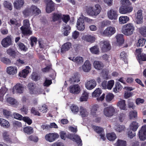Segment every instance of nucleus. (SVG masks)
<instances>
[{
	"label": "nucleus",
	"instance_id": "obj_1",
	"mask_svg": "<svg viewBox=\"0 0 146 146\" xmlns=\"http://www.w3.org/2000/svg\"><path fill=\"white\" fill-rule=\"evenodd\" d=\"M84 20L86 21L89 23H91L92 20H91L88 18L83 16L80 17L78 19L77 23V28L80 31H83L85 28Z\"/></svg>",
	"mask_w": 146,
	"mask_h": 146
},
{
	"label": "nucleus",
	"instance_id": "obj_2",
	"mask_svg": "<svg viewBox=\"0 0 146 146\" xmlns=\"http://www.w3.org/2000/svg\"><path fill=\"white\" fill-rule=\"evenodd\" d=\"M135 30V27L133 24L128 23L124 25L122 29V33L125 35H131Z\"/></svg>",
	"mask_w": 146,
	"mask_h": 146
},
{
	"label": "nucleus",
	"instance_id": "obj_3",
	"mask_svg": "<svg viewBox=\"0 0 146 146\" xmlns=\"http://www.w3.org/2000/svg\"><path fill=\"white\" fill-rule=\"evenodd\" d=\"M101 9L100 6L98 4H97L94 7H89L87 11V12L90 16H96L100 13Z\"/></svg>",
	"mask_w": 146,
	"mask_h": 146
},
{
	"label": "nucleus",
	"instance_id": "obj_4",
	"mask_svg": "<svg viewBox=\"0 0 146 146\" xmlns=\"http://www.w3.org/2000/svg\"><path fill=\"white\" fill-rule=\"evenodd\" d=\"M29 21L28 19L23 21V26L21 27V29L24 35H31L32 31L30 30Z\"/></svg>",
	"mask_w": 146,
	"mask_h": 146
},
{
	"label": "nucleus",
	"instance_id": "obj_5",
	"mask_svg": "<svg viewBox=\"0 0 146 146\" xmlns=\"http://www.w3.org/2000/svg\"><path fill=\"white\" fill-rule=\"evenodd\" d=\"M30 93L31 94H38L41 93L43 90L40 88H35V84L33 83H29L28 86Z\"/></svg>",
	"mask_w": 146,
	"mask_h": 146
},
{
	"label": "nucleus",
	"instance_id": "obj_6",
	"mask_svg": "<svg viewBox=\"0 0 146 146\" xmlns=\"http://www.w3.org/2000/svg\"><path fill=\"white\" fill-rule=\"evenodd\" d=\"M59 137L58 133H49L46 134L45 136L46 140L49 142H52L55 141Z\"/></svg>",
	"mask_w": 146,
	"mask_h": 146
},
{
	"label": "nucleus",
	"instance_id": "obj_7",
	"mask_svg": "<svg viewBox=\"0 0 146 146\" xmlns=\"http://www.w3.org/2000/svg\"><path fill=\"white\" fill-rule=\"evenodd\" d=\"M100 48L102 52H107L111 49L110 42L107 40L102 41L100 42Z\"/></svg>",
	"mask_w": 146,
	"mask_h": 146
},
{
	"label": "nucleus",
	"instance_id": "obj_8",
	"mask_svg": "<svg viewBox=\"0 0 146 146\" xmlns=\"http://www.w3.org/2000/svg\"><path fill=\"white\" fill-rule=\"evenodd\" d=\"M115 28L113 26L108 27L102 32V35L107 36H111L116 32Z\"/></svg>",
	"mask_w": 146,
	"mask_h": 146
},
{
	"label": "nucleus",
	"instance_id": "obj_9",
	"mask_svg": "<svg viewBox=\"0 0 146 146\" xmlns=\"http://www.w3.org/2000/svg\"><path fill=\"white\" fill-rule=\"evenodd\" d=\"M114 84L113 80H111L108 82L105 80H103L101 83V87L103 89L111 90Z\"/></svg>",
	"mask_w": 146,
	"mask_h": 146
},
{
	"label": "nucleus",
	"instance_id": "obj_10",
	"mask_svg": "<svg viewBox=\"0 0 146 146\" xmlns=\"http://www.w3.org/2000/svg\"><path fill=\"white\" fill-rule=\"evenodd\" d=\"M115 111V109L112 106L105 108L103 110L104 114L107 117H110L113 115Z\"/></svg>",
	"mask_w": 146,
	"mask_h": 146
},
{
	"label": "nucleus",
	"instance_id": "obj_11",
	"mask_svg": "<svg viewBox=\"0 0 146 146\" xmlns=\"http://www.w3.org/2000/svg\"><path fill=\"white\" fill-rule=\"evenodd\" d=\"M13 115L15 118L20 120H22L29 125L32 123V120L28 117H23L21 115L17 113H15L13 114Z\"/></svg>",
	"mask_w": 146,
	"mask_h": 146
},
{
	"label": "nucleus",
	"instance_id": "obj_12",
	"mask_svg": "<svg viewBox=\"0 0 146 146\" xmlns=\"http://www.w3.org/2000/svg\"><path fill=\"white\" fill-rule=\"evenodd\" d=\"M24 88L23 85L17 83L13 88L11 89V91L13 94L22 93L24 91Z\"/></svg>",
	"mask_w": 146,
	"mask_h": 146
},
{
	"label": "nucleus",
	"instance_id": "obj_13",
	"mask_svg": "<svg viewBox=\"0 0 146 146\" xmlns=\"http://www.w3.org/2000/svg\"><path fill=\"white\" fill-rule=\"evenodd\" d=\"M107 15L108 18L111 20L117 19L118 15L117 11L113 9L108 11Z\"/></svg>",
	"mask_w": 146,
	"mask_h": 146
},
{
	"label": "nucleus",
	"instance_id": "obj_14",
	"mask_svg": "<svg viewBox=\"0 0 146 146\" xmlns=\"http://www.w3.org/2000/svg\"><path fill=\"white\" fill-rule=\"evenodd\" d=\"M138 135L140 140L144 141L146 139V125L142 126L139 131Z\"/></svg>",
	"mask_w": 146,
	"mask_h": 146
},
{
	"label": "nucleus",
	"instance_id": "obj_15",
	"mask_svg": "<svg viewBox=\"0 0 146 146\" xmlns=\"http://www.w3.org/2000/svg\"><path fill=\"white\" fill-rule=\"evenodd\" d=\"M97 84L96 81L94 80H92L87 81L85 83V86L88 90H91L94 89Z\"/></svg>",
	"mask_w": 146,
	"mask_h": 146
},
{
	"label": "nucleus",
	"instance_id": "obj_16",
	"mask_svg": "<svg viewBox=\"0 0 146 146\" xmlns=\"http://www.w3.org/2000/svg\"><path fill=\"white\" fill-rule=\"evenodd\" d=\"M69 90L70 93L74 94H78L81 91L80 87L78 84L70 86L69 87Z\"/></svg>",
	"mask_w": 146,
	"mask_h": 146
},
{
	"label": "nucleus",
	"instance_id": "obj_17",
	"mask_svg": "<svg viewBox=\"0 0 146 146\" xmlns=\"http://www.w3.org/2000/svg\"><path fill=\"white\" fill-rule=\"evenodd\" d=\"M135 21L137 24H141L143 22V16L142 11L141 10H139L135 16Z\"/></svg>",
	"mask_w": 146,
	"mask_h": 146
},
{
	"label": "nucleus",
	"instance_id": "obj_18",
	"mask_svg": "<svg viewBox=\"0 0 146 146\" xmlns=\"http://www.w3.org/2000/svg\"><path fill=\"white\" fill-rule=\"evenodd\" d=\"M18 69L15 66H10L7 68V73L10 75L14 76L16 74Z\"/></svg>",
	"mask_w": 146,
	"mask_h": 146
},
{
	"label": "nucleus",
	"instance_id": "obj_19",
	"mask_svg": "<svg viewBox=\"0 0 146 146\" xmlns=\"http://www.w3.org/2000/svg\"><path fill=\"white\" fill-rule=\"evenodd\" d=\"M11 44V40L10 37L8 36L3 38L1 41L2 46L5 48L8 47Z\"/></svg>",
	"mask_w": 146,
	"mask_h": 146
},
{
	"label": "nucleus",
	"instance_id": "obj_20",
	"mask_svg": "<svg viewBox=\"0 0 146 146\" xmlns=\"http://www.w3.org/2000/svg\"><path fill=\"white\" fill-rule=\"evenodd\" d=\"M31 72V69L29 66H27L25 69L19 72V75L21 77L25 78L27 75Z\"/></svg>",
	"mask_w": 146,
	"mask_h": 146
},
{
	"label": "nucleus",
	"instance_id": "obj_21",
	"mask_svg": "<svg viewBox=\"0 0 146 146\" xmlns=\"http://www.w3.org/2000/svg\"><path fill=\"white\" fill-rule=\"evenodd\" d=\"M82 68L83 70L85 72L90 71L91 69V64L90 61L86 60L82 65Z\"/></svg>",
	"mask_w": 146,
	"mask_h": 146
},
{
	"label": "nucleus",
	"instance_id": "obj_22",
	"mask_svg": "<svg viewBox=\"0 0 146 146\" xmlns=\"http://www.w3.org/2000/svg\"><path fill=\"white\" fill-rule=\"evenodd\" d=\"M24 0H15L13 3L14 8L20 10L24 4Z\"/></svg>",
	"mask_w": 146,
	"mask_h": 146
},
{
	"label": "nucleus",
	"instance_id": "obj_23",
	"mask_svg": "<svg viewBox=\"0 0 146 146\" xmlns=\"http://www.w3.org/2000/svg\"><path fill=\"white\" fill-rule=\"evenodd\" d=\"M68 137L76 142L79 146H81L82 145V140L78 135H70L68 136Z\"/></svg>",
	"mask_w": 146,
	"mask_h": 146
},
{
	"label": "nucleus",
	"instance_id": "obj_24",
	"mask_svg": "<svg viewBox=\"0 0 146 146\" xmlns=\"http://www.w3.org/2000/svg\"><path fill=\"white\" fill-rule=\"evenodd\" d=\"M68 59L78 65L82 64L84 61L83 58L80 56H77L75 58L72 56L68 57Z\"/></svg>",
	"mask_w": 146,
	"mask_h": 146
},
{
	"label": "nucleus",
	"instance_id": "obj_25",
	"mask_svg": "<svg viewBox=\"0 0 146 146\" xmlns=\"http://www.w3.org/2000/svg\"><path fill=\"white\" fill-rule=\"evenodd\" d=\"M54 9V4L51 0H48L46 8V11L47 13H50Z\"/></svg>",
	"mask_w": 146,
	"mask_h": 146
},
{
	"label": "nucleus",
	"instance_id": "obj_26",
	"mask_svg": "<svg viewBox=\"0 0 146 146\" xmlns=\"http://www.w3.org/2000/svg\"><path fill=\"white\" fill-rule=\"evenodd\" d=\"M125 6L120 7L119 8V11L120 13L122 14H125L131 12L133 8L131 7H124Z\"/></svg>",
	"mask_w": 146,
	"mask_h": 146
},
{
	"label": "nucleus",
	"instance_id": "obj_27",
	"mask_svg": "<svg viewBox=\"0 0 146 146\" xmlns=\"http://www.w3.org/2000/svg\"><path fill=\"white\" fill-rule=\"evenodd\" d=\"M116 105L121 110H127L125 101L124 100H120L117 102Z\"/></svg>",
	"mask_w": 146,
	"mask_h": 146
},
{
	"label": "nucleus",
	"instance_id": "obj_28",
	"mask_svg": "<svg viewBox=\"0 0 146 146\" xmlns=\"http://www.w3.org/2000/svg\"><path fill=\"white\" fill-rule=\"evenodd\" d=\"M71 43L70 42H67L64 44L62 45L61 49V53L62 54H63L69 50L71 48Z\"/></svg>",
	"mask_w": 146,
	"mask_h": 146
},
{
	"label": "nucleus",
	"instance_id": "obj_29",
	"mask_svg": "<svg viewBox=\"0 0 146 146\" xmlns=\"http://www.w3.org/2000/svg\"><path fill=\"white\" fill-rule=\"evenodd\" d=\"M80 115L82 117H88L89 115V111L85 108L80 106Z\"/></svg>",
	"mask_w": 146,
	"mask_h": 146
},
{
	"label": "nucleus",
	"instance_id": "obj_30",
	"mask_svg": "<svg viewBox=\"0 0 146 146\" xmlns=\"http://www.w3.org/2000/svg\"><path fill=\"white\" fill-rule=\"evenodd\" d=\"M7 53L14 58H15L19 55L20 53L17 51H15L11 48H9L7 50Z\"/></svg>",
	"mask_w": 146,
	"mask_h": 146
},
{
	"label": "nucleus",
	"instance_id": "obj_31",
	"mask_svg": "<svg viewBox=\"0 0 146 146\" xmlns=\"http://www.w3.org/2000/svg\"><path fill=\"white\" fill-rule=\"evenodd\" d=\"M8 91V89L5 86L2 87L0 89V102H3L4 96Z\"/></svg>",
	"mask_w": 146,
	"mask_h": 146
},
{
	"label": "nucleus",
	"instance_id": "obj_32",
	"mask_svg": "<svg viewBox=\"0 0 146 146\" xmlns=\"http://www.w3.org/2000/svg\"><path fill=\"white\" fill-rule=\"evenodd\" d=\"M93 66L96 69L98 70H100L103 68L104 64L101 61H95L93 63Z\"/></svg>",
	"mask_w": 146,
	"mask_h": 146
},
{
	"label": "nucleus",
	"instance_id": "obj_33",
	"mask_svg": "<svg viewBox=\"0 0 146 146\" xmlns=\"http://www.w3.org/2000/svg\"><path fill=\"white\" fill-rule=\"evenodd\" d=\"M0 125L5 128H9L10 126V123L8 121L1 118H0Z\"/></svg>",
	"mask_w": 146,
	"mask_h": 146
},
{
	"label": "nucleus",
	"instance_id": "obj_34",
	"mask_svg": "<svg viewBox=\"0 0 146 146\" xmlns=\"http://www.w3.org/2000/svg\"><path fill=\"white\" fill-rule=\"evenodd\" d=\"M30 8L32 15H38L41 12L40 10L36 6L33 5Z\"/></svg>",
	"mask_w": 146,
	"mask_h": 146
},
{
	"label": "nucleus",
	"instance_id": "obj_35",
	"mask_svg": "<svg viewBox=\"0 0 146 146\" xmlns=\"http://www.w3.org/2000/svg\"><path fill=\"white\" fill-rule=\"evenodd\" d=\"M7 102L14 106H17L18 103L16 100L11 97L8 98L6 99Z\"/></svg>",
	"mask_w": 146,
	"mask_h": 146
},
{
	"label": "nucleus",
	"instance_id": "obj_36",
	"mask_svg": "<svg viewBox=\"0 0 146 146\" xmlns=\"http://www.w3.org/2000/svg\"><path fill=\"white\" fill-rule=\"evenodd\" d=\"M123 36V35L121 34H118L115 36V38L118 44H120L123 43L124 41Z\"/></svg>",
	"mask_w": 146,
	"mask_h": 146
},
{
	"label": "nucleus",
	"instance_id": "obj_37",
	"mask_svg": "<svg viewBox=\"0 0 146 146\" xmlns=\"http://www.w3.org/2000/svg\"><path fill=\"white\" fill-rule=\"evenodd\" d=\"M82 39L87 42H93L95 40V38L94 36L89 35L83 36Z\"/></svg>",
	"mask_w": 146,
	"mask_h": 146
},
{
	"label": "nucleus",
	"instance_id": "obj_38",
	"mask_svg": "<svg viewBox=\"0 0 146 146\" xmlns=\"http://www.w3.org/2000/svg\"><path fill=\"white\" fill-rule=\"evenodd\" d=\"M99 107V106L97 104H95L93 106L91 110L90 115L93 117L96 116V112Z\"/></svg>",
	"mask_w": 146,
	"mask_h": 146
},
{
	"label": "nucleus",
	"instance_id": "obj_39",
	"mask_svg": "<svg viewBox=\"0 0 146 146\" xmlns=\"http://www.w3.org/2000/svg\"><path fill=\"white\" fill-rule=\"evenodd\" d=\"M114 97V95L112 93H108L106 95L105 97L106 100L108 102H111Z\"/></svg>",
	"mask_w": 146,
	"mask_h": 146
},
{
	"label": "nucleus",
	"instance_id": "obj_40",
	"mask_svg": "<svg viewBox=\"0 0 146 146\" xmlns=\"http://www.w3.org/2000/svg\"><path fill=\"white\" fill-rule=\"evenodd\" d=\"M139 127L138 123L136 121H133L129 125L130 129L133 131H136Z\"/></svg>",
	"mask_w": 146,
	"mask_h": 146
},
{
	"label": "nucleus",
	"instance_id": "obj_41",
	"mask_svg": "<svg viewBox=\"0 0 146 146\" xmlns=\"http://www.w3.org/2000/svg\"><path fill=\"white\" fill-rule=\"evenodd\" d=\"M129 20V18L127 16H120L119 19V22L120 24L125 23Z\"/></svg>",
	"mask_w": 146,
	"mask_h": 146
},
{
	"label": "nucleus",
	"instance_id": "obj_42",
	"mask_svg": "<svg viewBox=\"0 0 146 146\" xmlns=\"http://www.w3.org/2000/svg\"><path fill=\"white\" fill-rule=\"evenodd\" d=\"M4 7L10 11L12 9L13 6L12 3L9 1H5L3 3Z\"/></svg>",
	"mask_w": 146,
	"mask_h": 146
},
{
	"label": "nucleus",
	"instance_id": "obj_43",
	"mask_svg": "<svg viewBox=\"0 0 146 146\" xmlns=\"http://www.w3.org/2000/svg\"><path fill=\"white\" fill-rule=\"evenodd\" d=\"M89 94L86 92L84 91L82 96L80 98V100L81 102L87 101L88 97Z\"/></svg>",
	"mask_w": 146,
	"mask_h": 146
},
{
	"label": "nucleus",
	"instance_id": "obj_44",
	"mask_svg": "<svg viewBox=\"0 0 146 146\" xmlns=\"http://www.w3.org/2000/svg\"><path fill=\"white\" fill-rule=\"evenodd\" d=\"M62 14L60 13H54L52 14V20L53 21H56L61 19Z\"/></svg>",
	"mask_w": 146,
	"mask_h": 146
},
{
	"label": "nucleus",
	"instance_id": "obj_45",
	"mask_svg": "<svg viewBox=\"0 0 146 146\" xmlns=\"http://www.w3.org/2000/svg\"><path fill=\"white\" fill-rule=\"evenodd\" d=\"M137 58L139 63L140 64H142L143 61H146V54L143 53L141 55H138Z\"/></svg>",
	"mask_w": 146,
	"mask_h": 146
},
{
	"label": "nucleus",
	"instance_id": "obj_46",
	"mask_svg": "<svg viewBox=\"0 0 146 146\" xmlns=\"http://www.w3.org/2000/svg\"><path fill=\"white\" fill-rule=\"evenodd\" d=\"M109 71L106 69H104L103 70L101 77L102 78L108 80L109 78V76L108 75Z\"/></svg>",
	"mask_w": 146,
	"mask_h": 146
},
{
	"label": "nucleus",
	"instance_id": "obj_47",
	"mask_svg": "<svg viewBox=\"0 0 146 146\" xmlns=\"http://www.w3.org/2000/svg\"><path fill=\"white\" fill-rule=\"evenodd\" d=\"M107 137L110 141H113L116 138V136L114 133H108L107 134Z\"/></svg>",
	"mask_w": 146,
	"mask_h": 146
},
{
	"label": "nucleus",
	"instance_id": "obj_48",
	"mask_svg": "<svg viewBox=\"0 0 146 146\" xmlns=\"http://www.w3.org/2000/svg\"><path fill=\"white\" fill-rule=\"evenodd\" d=\"M72 112L74 114H76L79 111V109L78 107L74 104H72L70 106Z\"/></svg>",
	"mask_w": 146,
	"mask_h": 146
},
{
	"label": "nucleus",
	"instance_id": "obj_49",
	"mask_svg": "<svg viewBox=\"0 0 146 146\" xmlns=\"http://www.w3.org/2000/svg\"><path fill=\"white\" fill-rule=\"evenodd\" d=\"M23 131L25 133L28 134H30L33 133V128L31 127H25L23 129Z\"/></svg>",
	"mask_w": 146,
	"mask_h": 146
},
{
	"label": "nucleus",
	"instance_id": "obj_50",
	"mask_svg": "<svg viewBox=\"0 0 146 146\" xmlns=\"http://www.w3.org/2000/svg\"><path fill=\"white\" fill-rule=\"evenodd\" d=\"M102 91L100 88H97L92 94L93 97H95L99 96L102 93Z\"/></svg>",
	"mask_w": 146,
	"mask_h": 146
},
{
	"label": "nucleus",
	"instance_id": "obj_51",
	"mask_svg": "<svg viewBox=\"0 0 146 146\" xmlns=\"http://www.w3.org/2000/svg\"><path fill=\"white\" fill-rule=\"evenodd\" d=\"M121 89V86L119 82L116 83L115 87L113 89V91L115 93L119 92Z\"/></svg>",
	"mask_w": 146,
	"mask_h": 146
},
{
	"label": "nucleus",
	"instance_id": "obj_52",
	"mask_svg": "<svg viewBox=\"0 0 146 146\" xmlns=\"http://www.w3.org/2000/svg\"><path fill=\"white\" fill-rule=\"evenodd\" d=\"M124 126L120 125H116L114 127L115 130L117 132H120L124 131L125 129Z\"/></svg>",
	"mask_w": 146,
	"mask_h": 146
},
{
	"label": "nucleus",
	"instance_id": "obj_53",
	"mask_svg": "<svg viewBox=\"0 0 146 146\" xmlns=\"http://www.w3.org/2000/svg\"><path fill=\"white\" fill-rule=\"evenodd\" d=\"M2 137L3 139L6 141H8L10 140L9 134L8 132L5 131L2 133Z\"/></svg>",
	"mask_w": 146,
	"mask_h": 146
},
{
	"label": "nucleus",
	"instance_id": "obj_54",
	"mask_svg": "<svg viewBox=\"0 0 146 146\" xmlns=\"http://www.w3.org/2000/svg\"><path fill=\"white\" fill-rule=\"evenodd\" d=\"M139 33L144 37H146V26L140 27L139 29Z\"/></svg>",
	"mask_w": 146,
	"mask_h": 146
},
{
	"label": "nucleus",
	"instance_id": "obj_55",
	"mask_svg": "<svg viewBox=\"0 0 146 146\" xmlns=\"http://www.w3.org/2000/svg\"><path fill=\"white\" fill-rule=\"evenodd\" d=\"M129 118L130 119L136 118L137 116V112L136 111H130L129 114Z\"/></svg>",
	"mask_w": 146,
	"mask_h": 146
},
{
	"label": "nucleus",
	"instance_id": "obj_56",
	"mask_svg": "<svg viewBox=\"0 0 146 146\" xmlns=\"http://www.w3.org/2000/svg\"><path fill=\"white\" fill-rule=\"evenodd\" d=\"M126 143V141L120 139H118L115 144V146H125Z\"/></svg>",
	"mask_w": 146,
	"mask_h": 146
},
{
	"label": "nucleus",
	"instance_id": "obj_57",
	"mask_svg": "<svg viewBox=\"0 0 146 146\" xmlns=\"http://www.w3.org/2000/svg\"><path fill=\"white\" fill-rule=\"evenodd\" d=\"M90 50L91 53L94 54H98L99 52V48L96 46H95L90 48Z\"/></svg>",
	"mask_w": 146,
	"mask_h": 146
},
{
	"label": "nucleus",
	"instance_id": "obj_58",
	"mask_svg": "<svg viewBox=\"0 0 146 146\" xmlns=\"http://www.w3.org/2000/svg\"><path fill=\"white\" fill-rule=\"evenodd\" d=\"M10 24L19 27L20 25V21H17L15 19H12L10 20L9 22Z\"/></svg>",
	"mask_w": 146,
	"mask_h": 146
},
{
	"label": "nucleus",
	"instance_id": "obj_59",
	"mask_svg": "<svg viewBox=\"0 0 146 146\" xmlns=\"http://www.w3.org/2000/svg\"><path fill=\"white\" fill-rule=\"evenodd\" d=\"M146 40L143 38L139 39L137 43V45L138 46H143Z\"/></svg>",
	"mask_w": 146,
	"mask_h": 146
},
{
	"label": "nucleus",
	"instance_id": "obj_60",
	"mask_svg": "<svg viewBox=\"0 0 146 146\" xmlns=\"http://www.w3.org/2000/svg\"><path fill=\"white\" fill-rule=\"evenodd\" d=\"M63 28L65 31L64 33V34L65 36H67L70 33L69 31L71 29V28L69 26H63Z\"/></svg>",
	"mask_w": 146,
	"mask_h": 146
},
{
	"label": "nucleus",
	"instance_id": "obj_61",
	"mask_svg": "<svg viewBox=\"0 0 146 146\" xmlns=\"http://www.w3.org/2000/svg\"><path fill=\"white\" fill-rule=\"evenodd\" d=\"M31 12V8H30L29 9H25L23 11V13L25 16L27 17L32 15Z\"/></svg>",
	"mask_w": 146,
	"mask_h": 146
},
{
	"label": "nucleus",
	"instance_id": "obj_62",
	"mask_svg": "<svg viewBox=\"0 0 146 146\" xmlns=\"http://www.w3.org/2000/svg\"><path fill=\"white\" fill-rule=\"evenodd\" d=\"M93 128L94 130L98 133L100 134L103 131V129L100 127L93 125Z\"/></svg>",
	"mask_w": 146,
	"mask_h": 146
},
{
	"label": "nucleus",
	"instance_id": "obj_63",
	"mask_svg": "<svg viewBox=\"0 0 146 146\" xmlns=\"http://www.w3.org/2000/svg\"><path fill=\"white\" fill-rule=\"evenodd\" d=\"M61 19L66 24L70 20L69 16L68 15H61Z\"/></svg>",
	"mask_w": 146,
	"mask_h": 146
},
{
	"label": "nucleus",
	"instance_id": "obj_64",
	"mask_svg": "<svg viewBox=\"0 0 146 146\" xmlns=\"http://www.w3.org/2000/svg\"><path fill=\"white\" fill-rule=\"evenodd\" d=\"M126 117L125 114L124 113H120L118 115V118L119 121L122 122L125 119Z\"/></svg>",
	"mask_w": 146,
	"mask_h": 146
}]
</instances>
